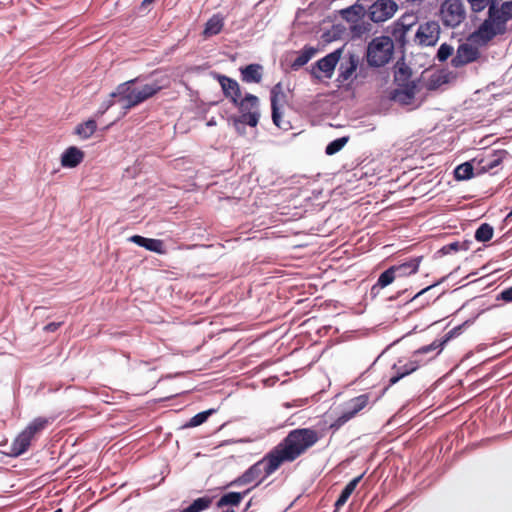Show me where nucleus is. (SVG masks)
Masks as SVG:
<instances>
[{
  "mask_svg": "<svg viewBox=\"0 0 512 512\" xmlns=\"http://www.w3.org/2000/svg\"><path fill=\"white\" fill-rule=\"evenodd\" d=\"M320 439L312 428H296L288 434L260 460L249 466L241 475L227 483L224 488L242 487L252 484L259 486L275 473L282 464L295 461Z\"/></svg>",
  "mask_w": 512,
  "mask_h": 512,
  "instance_id": "1",
  "label": "nucleus"
},
{
  "mask_svg": "<svg viewBox=\"0 0 512 512\" xmlns=\"http://www.w3.org/2000/svg\"><path fill=\"white\" fill-rule=\"evenodd\" d=\"M218 81L223 96L238 109L239 115L231 114L226 117L227 124L232 126L239 136L246 134V126L255 128L260 120V100L249 92L242 95L239 83L224 74L213 73Z\"/></svg>",
  "mask_w": 512,
  "mask_h": 512,
  "instance_id": "2",
  "label": "nucleus"
},
{
  "mask_svg": "<svg viewBox=\"0 0 512 512\" xmlns=\"http://www.w3.org/2000/svg\"><path fill=\"white\" fill-rule=\"evenodd\" d=\"M137 83L138 78H134L119 84L115 91L111 92V98H118V102L123 109V116L126 115L129 109L153 97L162 89V85L157 81L145 83L140 86H136Z\"/></svg>",
  "mask_w": 512,
  "mask_h": 512,
  "instance_id": "3",
  "label": "nucleus"
},
{
  "mask_svg": "<svg viewBox=\"0 0 512 512\" xmlns=\"http://www.w3.org/2000/svg\"><path fill=\"white\" fill-rule=\"evenodd\" d=\"M395 43L388 35L374 37L367 45L366 60L371 68H381L388 64L394 56Z\"/></svg>",
  "mask_w": 512,
  "mask_h": 512,
  "instance_id": "4",
  "label": "nucleus"
},
{
  "mask_svg": "<svg viewBox=\"0 0 512 512\" xmlns=\"http://www.w3.org/2000/svg\"><path fill=\"white\" fill-rule=\"evenodd\" d=\"M507 32V26H504L494 16L487 14V18L469 35L468 40L486 46L498 35H504Z\"/></svg>",
  "mask_w": 512,
  "mask_h": 512,
  "instance_id": "5",
  "label": "nucleus"
},
{
  "mask_svg": "<svg viewBox=\"0 0 512 512\" xmlns=\"http://www.w3.org/2000/svg\"><path fill=\"white\" fill-rule=\"evenodd\" d=\"M442 24L448 28L459 26L466 18V10L461 0H445L439 9Z\"/></svg>",
  "mask_w": 512,
  "mask_h": 512,
  "instance_id": "6",
  "label": "nucleus"
},
{
  "mask_svg": "<svg viewBox=\"0 0 512 512\" xmlns=\"http://www.w3.org/2000/svg\"><path fill=\"white\" fill-rule=\"evenodd\" d=\"M345 45L326 54L317 60L311 67L310 74L313 78L320 80L319 72H322L326 78H331L338 62L341 60Z\"/></svg>",
  "mask_w": 512,
  "mask_h": 512,
  "instance_id": "7",
  "label": "nucleus"
},
{
  "mask_svg": "<svg viewBox=\"0 0 512 512\" xmlns=\"http://www.w3.org/2000/svg\"><path fill=\"white\" fill-rule=\"evenodd\" d=\"M440 25L437 21L420 23L415 33L414 41L421 47H434L440 39Z\"/></svg>",
  "mask_w": 512,
  "mask_h": 512,
  "instance_id": "8",
  "label": "nucleus"
},
{
  "mask_svg": "<svg viewBox=\"0 0 512 512\" xmlns=\"http://www.w3.org/2000/svg\"><path fill=\"white\" fill-rule=\"evenodd\" d=\"M398 8L395 0H375L368 7L367 16L374 23H382L392 18Z\"/></svg>",
  "mask_w": 512,
  "mask_h": 512,
  "instance_id": "9",
  "label": "nucleus"
},
{
  "mask_svg": "<svg viewBox=\"0 0 512 512\" xmlns=\"http://www.w3.org/2000/svg\"><path fill=\"white\" fill-rule=\"evenodd\" d=\"M424 364H426V361H423L422 359H413L412 357L402 366L393 364L391 369L394 370L395 373L389 378L388 384L382 389L381 393L375 398L374 402L378 401L391 386L398 383L401 379L411 375Z\"/></svg>",
  "mask_w": 512,
  "mask_h": 512,
  "instance_id": "10",
  "label": "nucleus"
},
{
  "mask_svg": "<svg viewBox=\"0 0 512 512\" xmlns=\"http://www.w3.org/2000/svg\"><path fill=\"white\" fill-rule=\"evenodd\" d=\"M280 100L286 101V94L283 92L282 83L278 82L270 91L271 117L275 126L283 130H288L290 123L282 122V111L279 105Z\"/></svg>",
  "mask_w": 512,
  "mask_h": 512,
  "instance_id": "11",
  "label": "nucleus"
},
{
  "mask_svg": "<svg viewBox=\"0 0 512 512\" xmlns=\"http://www.w3.org/2000/svg\"><path fill=\"white\" fill-rule=\"evenodd\" d=\"M479 57L480 52L477 47L469 43H461L456 50V55L451 59V65L454 68H460L476 61Z\"/></svg>",
  "mask_w": 512,
  "mask_h": 512,
  "instance_id": "12",
  "label": "nucleus"
},
{
  "mask_svg": "<svg viewBox=\"0 0 512 512\" xmlns=\"http://www.w3.org/2000/svg\"><path fill=\"white\" fill-rule=\"evenodd\" d=\"M360 63L359 56L354 52H348L340 62L336 81L343 83L349 80L356 72Z\"/></svg>",
  "mask_w": 512,
  "mask_h": 512,
  "instance_id": "13",
  "label": "nucleus"
},
{
  "mask_svg": "<svg viewBox=\"0 0 512 512\" xmlns=\"http://www.w3.org/2000/svg\"><path fill=\"white\" fill-rule=\"evenodd\" d=\"M419 80H412V82L399 85L390 94V99L402 105H408L415 98L418 89Z\"/></svg>",
  "mask_w": 512,
  "mask_h": 512,
  "instance_id": "14",
  "label": "nucleus"
},
{
  "mask_svg": "<svg viewBox=\"0 0 512 512\" xmlns=\"http://www.w3.org/2000/svg\"><path fill=\"white\" fill-rule=\"evenodd\" d=\"M128 241L146 249L147 251L156 253L158 255L167 254V249L165 247V243L161 239L148 238L142 235H132L128 238Z\"/></svg>",
  "mask_w": 512,
  "mask_h": 512,
  "instance_id": "15",
  "label": "nucleus"
},
{
  "mask_svg": "<svg viewBox=\"0 0 512 512\" xmlns=\"http://www.w3.org/2000/svg\"><path fill=\"white\" fill-rule=\"evenodd\" d=\"M507 154L508 152L505 150H498L487 157L478 158V161H476V174H483L496 168L503 162Z\"/></svg>",
  "mask_w": 512,
  "mask_h": 512,
  "instance_id": "16",
  "label": "nucleus"
},
{
  "mask_svg": "<svg viewBox=\"0 0 512 512\" xmlns=\"http://www.w3.org/2000/svg\"><path fill=\"white\" fill-rule=\"evenodd\" d=\"M411 76L412 69L406 63V54H402L393 66V81L397 86L404 85V83L412 82Z\"/></svg>",
  "mask_w": 512,
  "mask_h": 512,
  "instance_id": "17",
  "label": "nucleus"
},
{
  "mask_svg": "<svg viewBox=\"0 0 512 512\" xmlns=\"http://www.w3.org/2000/svg\"><path fill=\"white\" fill-rule=\"evenodd\" d=\"M84 152L77 146H69L60 157L61 166L64 168H76L84 160Z\"/></svg>",
  "mask_w": 512,
  "mask_h": 512,
  "instance_id": "18",
  "label": "nucleus"
},
{
  "mask_svg": "<svg viewBox=\"0 0 512 512\" xmlns=\"http://www.w3.org/2000/svg\"><path fill=\"white\" fill-rule=\"evenodd\" d=\"M241 79L245 83H260L263 77V67L258 63H250L239 69Z\"/></svg>",
  "mask_w": 512,
  "mask_h": 512,
  "instance_id": "19",
  "label": "nucleus"
},
{
  "mask_svg": "<svg viewBox=\"0 0 512 512\" xmlns=\"http://www.w3.org/2000/svg\"><path fill=\"white\" fill-rule=\"evenodd\" d=\"M422 258V256H416L400 264L392 265L391 267L395 269L396 278L415 274L419 269Z\"/></svg>",
  "mask_w": 512,
  "mask_h": 512,
  "instance_id": "20",
  "label": "nucleus"
},
{
  "mask_svg": "<svg viewBox=\"0 0 512 512\" xmlns=\"http://www.w3.org/2000/svg\"><path fill=\"white\" fill-rule=\"evenodd\" d=\"M364 475H365V472L360 474L359 476L353 478L344 486V488L341 490L338 498L336 499V501L334 503V512H336L337 510H339L341 507H343L346 504L349 497L355 491L357 485L360 483V481L362 480Z\"/></svg>",
  "mask_w": 512,
  "mask_h": 512,
  "instance_id": "21",
  "label": "nucleus"
},
{
  "mask_svg": "<svg viewBox=\"0 0 512 512\" xmlns=\"http://www.w3.org/2000/svg\"><path fill=\"white\" fill-rule=\"evenodd\" d=\"M369 399L370 395L368 393L356 396L345 403L343 410L352 419L368 405Z\"/></svg>",
  "mask_w": 512,
  "mask_h": 512,
  "instance_id": "22",
  "label": "nucleus"
},
{
  "mask_svg": "<svg viewBox=\"0 0 512 512\" xmlns=\"http://www.w3.org/2000/svg\"><path fill=\"white\" fill-rule=\"evenodd\" d=\"M476 161H478V157L457 165L453 171L454 179L457 181L472 179L475 176L474 171L476 170V167L474 164H476Z\"/></svg>",
  "mask_w": 512,
  "mask_h": 512,
  "instance_id": "23",
  "label": "nucleus"
},
{
  "mask_svg": "<svg viewBox=\"0 0 512 512\" xmlns=\"http://www.w3.org/2000/svg\"><path fill=\"white\" fill-rule=\"evenodd\" d=\"M367 14V10L363 3H358L357 1L340 10L341 17L347 22H357L362 19Z\"/></svg>",
  "mask_w": 512,
  "mask_h": 512,
  "instance_id": "24",
  "label": "nucleus"
},
{
  "mask_svg": "<svg viewBox=\"0 0 512 512\" xmlns=\"http://www.w3.org/2000/svg\"><path fill=\"white\" fill-rule=\"evenodd\" d=\"M31 440L32 438L23 430L12 442L9 455L18 457L24 454L29 449Z\"/></svg>",
  "mask_w": 512,
  "mask_h": 512,
  "instance_id": "25",
  "label": "nucleus"
},
{
  "mask_svg": "<svg viewBox=\"0 0 512 512\" xmlns=\"http://www.w3.org/2000/svg\"><path fill=\"white\" fill-rule=\"evenodd\" d=\"M387 33L390 34V37L392 38L393 42L395 43V46L397 45V49L399 53L406 54V47L408 44L407 35L403 30L398 29V27H395L393 23H391L387 28L385 29Z\"/></svg>",
  "mask_w": 512,
  "mask_h": 512,
  "instance_id": "26",
  "label": "nucleus"
},
{
  "mask_svg": "<svg viewBox=\"0 0 512 512\" xmlns=\"http://www.w3.org/2000/svg\"><path fill=\"white\" fill-rule=\"evenodd\" d=\"M243 500V493L238 491H229L223 493L216 502V507L222 509L224 507H237Z\"/></svg>",
  "mask_w": 512,
  "mask_h": 512,
  "instance_id": "27",
  "label": "nucleus"
},
{
  "mask_svg": "<svg viewBox=\"0 0 512 512\" xmlns=\"http://www.w3.org/2000/svg\"><path fill=\"white\" fill-rule=\"evenodd\" d=\"M317 49L310 45H305L300 51L295 60L291 63L290 67L292 70L297 71L304 65H306L312 57L316 54Z\"/></svg>",
  "mask_w": 512,
  "mask_h": 512,
  "instance_id": "28",
  "label": "nucleus"
},
{
  "mask_svg": "<svg viewBox=\"0 0 512 512\" xmlns=\"http://www.w3.org/2000/svg\"><path fill=\"white\" fill-rule=\"evenodd\" d=\"M441 343V339H435L432 343L428 344V345H424L420 348H418L417 350H415L412 354V358L413 359H420L419 357L422 356V355H426V354H429V353H434L433 356H431L429 360L431 359H434L437 355H439L442 350L444 349V345H440ZM427 362V360H425Z\"/></svg>",
  "mask_w": 512,
  "mask_h": 512,
  "instance_id": "29",
  "label": "nucleus"
},
{
  "mask_svg": "<svg viewBox=\"0 0 512 512\" xmlns=\"http://www.w3.org/2000/svg\"><path fill=\"white\" fill-rule=\"evenodd\" d=\"M97 130V122L93 118L79 123L74 129V134L79 136L83 140L89 139Z\"/></svg>",
  "mask_w": 512,
  "mask_h": 512,
  "instance_id": "30",
  "label": "nucleus"
},
{
  "mask_svg": "<svg viewBox=\"0 0 512 512\" xmlns=\"http://www.w3.org/2000/svg\"><path fill=\"white\" fill-rule=\"evenodd\" d=\"M476 318H477V316L469 318V319L465 320L463 323H461V324L455 326L454 328H452L451 330H449L447 333H445L440 338L441 339L440 345L446 346V344L449 341L460 336L465 331V329L467 327L471 326L475 322Z\"/></svg>",
  "mask_w": 512,
  "mask_h": 512,
  "instance_id": "31",
  "label": "nucleus"
},
{
  "mask_svg": "<svg viewBox=\"0 0 512 512\" xmlns=\"http://www.w3.org/2000/svg\"><path fill=\"white\" fill-rule=\"evenodd\" d=\"M224 22L220 15H213L205 24L203 34L205 36L217 35L221 32Z\"/></svg>",
  "mask_w": 512,
  "mask_h": 512,
  "instance_id": "32",
  "label": "nucleus"
},
{
  "mask_svg": "<svg viewBox=\"0 0 512 512\" xmlns=\"http://www.w3.org/2000/svg\"><path fill=\"white\" fill-rule=\"evenodd\" d=\"M216 411H217V409H215V408H210V409L201 411V412L195 414L193 417H191L189 419V421L186 422L182 426V428H193V427L200 426L203 423H205L211 415L216 413Z\"/></svg>",
  "mask_w": 512,
  "mask_h": 512,
  "instance_id": "33",
  "label": "nucleus"
},
{
  "mask_svg": "<svg viewBox=\"0 0 512 512\" xmlns=\"http://www.w3.org/2000/svg\"><path fill=\"white\" fill-rule=\"evenodd\" d=\"M494 235V228L489 223H481L475 230L474 238L477 242H488Z\"/></svg>",
  "mask_w": 512,
  "mask_h": 512,
  "instance_id": "34",
  "label": "nucleus"
},
{
  "mask_svg": "<svg viewBox=\"0 0 512 512\" xmlns=\"http://www.w3.org/2000/svg\"><path fill=\"white\" fill-rule=\"evenodd\" d=\"M501 24L507 26V22L512 19V0L504 1L497 12L493 14Z\"/></svg>",
  "mask_w": 512,
  "mask_h": 512,
  "instance_id": "35",
  "label": "nucleus"
},
{
  "mask_svg": "<svg viewBox=\"0 0 512 512\" xmlns=\"http://www.w3.org/2000/svg\"><path fill=\"white\" fill-rule=\"evenodd\" d=\"M345 31L346 28L343 24H334L330 30L323 32L321 38L324 42L330 43L340 39Z\"/></svg>",
  "mask_w": 512,
  "mask_h": 512,
  "instance_id": "36",
  "label": "nucleus"
},
{
  "mask_svg": "<svg viewBox=\"0 0 512 512\" xmlns=\"http://www.w3.org/2000/svg\"><path fill=\"white\" fill-rule=\"evenodd\" d=\"M349 139V136H341L330 141L325 147V154L328 156L335 155L344 148V146L349 142Z\"/></svg>",
  "mask_w": 512,
  "mask_h": 512,
  "instance_id": "37",
  "label": "nucleus"
},
{
  "mask_svg": "<svg viewBox=\"0 0 512 512\" xmlns=\"http://www.w3.org/2000/svg\"><path fill=\"white\" fill-rule=\"evenodd\" d=\"M49 421L47 418H44V417H37L35 419H33L28 425L27 427L24 429V431L26 432V434H28L31 438H33V436L42 431L43 429H45V427L48 425Z\"/></svg>",
  "mask_w": 512,
  "mask_h": 512,
  "instance_id": "38",
  "label": "nucleus"
},
{
  "mask_svg": "<svg viewBox=\"0 0 512 512\" xmlns=\"http://www.w3.org/2000/svg\"><path fill=\"white\" fill-rule=\"evenodd\" d=\"M396 279L395 269L393 267H389L383 272L380 273L377 279V287L386 288L390 284L394 282Z\"/></svg>",
  "mask_w": 512,
  "mask_h": 512,
  "instance_id": "39",
  "label": "nucleus"
},
{
  "mask_svg": "<svg viewBox=\"0 0 512 512\" xmlns=\"http://www.w3.org/2000/svg\"><path fill=\"white\" fill-rule=\"evenodd\" d=\"M454 53V47L446 42L442 43L437 49L435 59L440 62H446Z\"/></svg>",
  "mask_w": 512,
  "mask_h": 512,
  "instance_id": "40",
  "label": "nucleus"
},
{
  "mask_svg": "<svg viewBox=\"0 0 512 512\" xmlns=\"http://www.w3.org/2000/svg\"><path fill=\"white\" fill-rule=\"evenodd\" d=\"M371 24L369 22H353L350 26V31L352 33V38H360L363 34L369 33L371 31Z\"/></svg>",
  "mask_w": 512,
  "mask_h": 512,
  "instance_id": "41",
  "label": "nucleus"
},
{
  "mask_svg": "<svg viewBox=\"0 0 512 512\" xmlns=\"http://www.w3.org/2000/svg\"><path fill=\"white\" fill-rule=\"evenodd\" d=\"M448 82V75L447 74H444V73H441V74H432L430 77H429V80H428V83H427V88L429 90H435L437 89L438 87H440L442 84H445Z\"/></svg>",
  "mask_w": 512,
  "mask_h": 512,
  "instance_id": "42",
  "label": "nucleus"
},
{
  "mask_svg": "<svg viewBox=\"0 0 512 512\" xmlns=\"http://www.w3.org/2000/svg\"><path fill=\"white\" fill-rule=\"evenodd\" d=\"M459 269L456 268L453 272H451L450 274L446 275V276H443L441 277L439 280H437L436 282H434L433 284L423 288L422 290H420L419 292H417L413 297H411L406 303H410V302H413L417 299H419L421 296L425 295L428 291H430L432 288L440 285L441 283H443L450 275H452L454 272H456L457 270Z\"/></svg>",
  "mask_w": 512,
  "mask_h": 512,
  "instance_id": "43",
  "label": "nucleus"
},
{
  "mask_svg": "<svg viewBox=\"0 0 512 512\" xmlns=\"http://www.w3.org/2000/svg\"><path fill=\"white\" fill-rule=\"evenodd\" d=\"M349 420H351V418L343 410L341 414L329 425V429L332 431V433H335Z\"/></svg>",
  "mask_w": 512,
  "mask_h": 512,
  "instance_id": "44",
  "label": "nucleus"
},
{
  "mask_svg": "<svg viewBox=\"0 0 512 512\" xmlns=\"http://www.w3.org/2000/svg\"><path fill=\"white\" fill-rule=\"evenodd\" d=\"M418 15L413 11L405 12L396 21H403V23L414 27L418 23Z\"/></svg>",
  "mask_w": 512,
  "mask_h": 512,
  "instance_id": "45",
  "label": "nucleus"
},
{
  "mask_svg": "<svg viewBox=\"0 0 512 512\" xmlns=\"http://www.w3.org/2000/svg\"><path fill=\"white\" fill-rule=\"evenodd\" d=\"M115 104H120V103L118 102V98H117V97L111 98V93H110V94H109V98H108V99H106V100H104V101L101 103V105H100V107H99V109H98L97 114H98V115H103V114H105V113L108 111V109H109V108H111V107H112L113 105H115Z\"/></svg>",
  "mask_w": 512,
  "mask_h": 512,
  "instance_id": "46",
  "label": "nucleus"
},
{
  "mask_svg": "<svg viewBox=\"0 0 512 512\" xmlns=\"http://www.w3.org/2000/svg\"><path fill=\"white\" fill-rule=\"evenodd\" d=\"M459 251V241H453L449 244H446L442 246L438 251L437 254L444 256L448 255L452 252H458Z\"/></svg>",
  "mask_w": 512,
  "mask_h": 512,
  "instance_id": "47",
  "label": "nucleus"
},
{
  "mask_svg": "<svg viewBox=\"0 0 512 512\" xmlns=\"http://www.w3.org/2000/svg\"><path fill=\"white\" fill-rule=\"evenodd\" d=\"M467 2L474 13L482 12L489 4L488 0H467Z\"/></svg>",
  "mask_w": 512,
  "mask_h": 512,
  "instance_id": "48",
  "label": "nucleus"
},
{
  "mask_svg": "<svg viewBox=\"0 0 512 512\" xmlns=\"http://www.w3.org/2000/svg\"><path fill=\"white\" fill-rule=\"evenodd\" d=\"M497 300H501L504 302H512V286L505 288L497 295Z\"/></svg>",
  "mask_w": 512,
  "mask_h": 512,
  "instance_id": "49",
  "label": "nucleus"
},
{
  "mask_svg": "<svg viewBox=\"0 0 512 512\" xmlns=\"http://www.w3.org/2000/svg\"><path fill=\"white\" fill-rule=\"evenodd\" d=\"M488 1H489V4L487 5V7H488L487 14L493 15L497 12V9L500 8L501 5L499 3L501 0H488Z\"/></svg>",
  "mask_w": 512,
  "mask_h": 512,
  "instance_id": "50",
  "label": "nucleus"
},
{
  "mask_svg": "<svg viewBox=\"0 0 512 512\" xmlns=\"http://www.w3.org/2000/svg\"><path fill=\"white\" fill-rule=\"evenodd\" d=\"M61 325H62L61 322H50L44 326V331L56 332Z\"/></svg>",
  "mask_w": 512,
  "mask_h": 512,
  "instance_id": "51",
  "label": "nucleus"
},
{
  "mask_svg": "<svg viewBox=\"0 0 512 512\" xmlns=\"http://www.w3.org/2000/svg\"><path fill=\"white\" fill-rule=\"evenodd\" d=\"M392 23L395 25V27H398V29L403 30V32H405L406 35L412 29V26L403 23V21H396L395 20Z\"/></svg>",
  "mask_w": 512,
  "mask_h": 512,
  "instance_id": "52",
  "label": "nucleus"
},
{
  "mask_svg": "<svg viewBox=\"0 0 512 512\" xmlns=\"http://www.w3.org/2000/svg\"><path fill=\"white\" fill-rule=\"evenodd\" d=\"M472 245V240L465 239L462 242H459V251H467L470 249V246Z\"/></svg>",
  "mask_w": 512,
  "mask_h": 512,
  "instance_id": "53",
  "label": "nucleus"
},
{
  "mask_svg": "<svg viewBox=\"0 0 512 512\" xmlns=\"http://www.w3.org/2000/svg\"><path fill=\"white\" fill-rule=\"evenodd\" d=\"M383 289V287H377V282L371 287L370 289V296L371 299H375L378 295L380 290Z\"/></svg>",
  "mask_w": 512,
  "mask_h": 512,
  "instance_id": "54",
  "label": "nucleus"
},
{
  "mask_svg": "<svg viewBox=\"0 0 512 512\" xmlns=\"http://www.w3.org/2000/svg\"><path fill=\"white\" fill-rule=\"evenodd\" d=\"M253 499H254V497L250 498V500L245 504V506H244V508L242 509V511H241V512H252V511L250 510V508H251V507H252V505H253Z\"/></svg>",
  "mask_w": 512,
  "mask_h": 512,
  "instance_id": "55",
  "label": "nucleus"
},
{
  "mask_svg": "<svg viewBox=\"0 0 512 512\" xmlns=\"http://www.w3.org/2000/svg\"><path fill=\"white\" fill-rule=\"evenodd\" d=\"M155 0H142L139 10L146 9L150 4H152Z\"/></svg>",
  "mask_w": 512,
  "mask_h": 512,
  "instance_id": "56",
  "label": "nucleus"
},
{
  "mask_svg": "<svg viewBox=\"0 0 512 512\" xmlns=\"http://www.w3.org/2000/svg\"><path fill=\"white\" fill-rule=\"evenodd\" d=\"M255 487H253V485H251L249 488H247L246 490L244 491H239L240 493H243V499L245 498L246 495H248Z\"/></svg>",
  "mask_w": 512,
  "mask_h": 512,
  "instance_id": "57",
  "label": "nucleus"
},
{
  "mask_svg": "<svg viewBox=\"0 0 512 512\" xmlns=\"http://www.w3.org/2000/svg\"><path fill=\"white\" fill-rule=\"evenodd\" d=\"M216 124H217V123H216V120H215V118H214V117H212L211 119H209V120L207 121V126H208V127L215 126Z\"/></svg>",
  "mask_w": 512,
  "mask_h": 512,
  "instance_id": "58",
  "label": "nucleus"
},
{
  "mask_svg": "<svg viewBox=\"0 0 512 512\" xmlns=\"http://www.w3.org/2000/svg\"><path fill=\"white\" fill-rule=\"evenodd\" d=\"M408 291V289L399 290L395 293L397 298H400L403 294H405Z\"/></svg>",
  "mask_w": 512,
  "mask_h": 512,
  "instance_id": "59",
  "label": "nucleus"
},
{
  "mask_svg": "<svg viewBox=\"0 0 512 512\" xmlns=\"http://www.w3.org/2000/svg\"><path fill=\"white\" fill-rule=\"evenodd\" d=\"M512 218V209L510 210V212L506 215L505 219H504V222H508L510 221Z\"/></svg>",
  "mask_w": 512,
  "mask_h": 512,
  "instance_id": "60",
  "label": "nucleus"
},
{
  "mask_svg": "<svg viewBox=\"0 0 512 512\" xmlns=\"http://www.w3.org/2000/svg\"><path fill=\"white\" fill-rule=\"evenodd\" d=\"M430 303V299H427L425 302H423L420 306V308H424L425 306H427L428 304Z\"/></svg>",
  "mask_w": 512,
  "mask_h": 512,
  "instance_id": "61",
  "label": "nucleus"
},
{
  "mask_svg": "<svg viewBox=\"0 0 512 512\" xmlns=\"http://www.w3.org/2000/svg\"><path fill=\"white\" fill-rule=\"evenodd\" d=\"M417 331V326H415L411 331H409L405 336H409L411 335L412 333L416 332Z\"/></svg>",
  "mask_w": 512,
  "mask_h": 512,
  "instance_id": "62",
  "label": "nucleus"
},
{
  "mask_svg": "<svg viewBox=\"0 0 512 512\" xmlns=\"http://www.w3.org/2000/svg\"><path fill=\"white\" fill-rule=\"evenodd\" d=\"M397 299H398V298L396 297V295H395V294H394V295H392V296H390V297L388 298V300H389V301H395V300H397Z\"/></svg>",
  "mask_w": 512,
  "mask_h": 512,
  "instance_id": "63",
  "label": "nucleus"
},
{
  "mask_svg": "<svg viewBox=\"0 0 512 512\" xmlns=\"http://www.w3.org/2000/svg\"><path fill=\"white\" fill-rule=\"evenodd\" d=\"M222 512H235V511H234L233 507H229V508L223 510Z\"/></svg>",
  "mask_w": 512,
  "mask_h": 512,
  "instance_id": "64",
  "label": "nucleus"
}]
</instances>
